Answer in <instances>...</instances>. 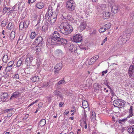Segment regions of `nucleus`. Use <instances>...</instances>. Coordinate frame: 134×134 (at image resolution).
Listing matches in <instances>:
<instances>
[{
  "mask_svg": "<svg viewBox=\"0 0 134 134\" xmlns=\"http://www.w3.org/2000/svg\"><path fill=\"white\" fill-rule=\"evenodd\" d=\"M52 98V96L50 95L49 97H47V98H48L49 99H51Z\"/></svg>",
  "mask_w": 134,
  "mask_h": 134,
  "instance_id": "338daca9",
  "label": "nucleus"
},
{
  "mask_svg": "<svg viewBox=\"0 0 134 134\" xmlns=\"http://www.w3.org/2000/svg\"><path fill=\"white\" fill-rule=\"evenodd\" d=\"M9 59L8 58V57L7 55H4L3 57V61L5 63H7L8 62Z\"/></svg>",
  "mask_w": 134,
  "mask_h": 134,
  "instance_id": "393cba45",
  "label": "nucleus"
},
{
  "mask_svg": "<svg viewBox=\"0 0 134 134\" xmlns=\"http://www.w3.org/2000/svg\"><path fill=\"white\" fill-rule=\"evenodd\" d=\"M62 64L61 63H57L54 67V71L55 73H58V71L62 68Z\"/></svg>",
  "mask_w": 134,
  "mask_h": 134,
  "instance_id": "6e6552de",
  "label": "nucleus"
},
{
  "mask_svg": "<svg viewBox=\"0 0 134 134\" xmlns=\"http://www.w3.org/2000/svg\"><path fill=\"white\" fill-rule=\"evenodd\" d=\"M36 7L39 9H41L44 7V4L42 2L37 3L36 5Z\"/></svg>",
  "mask_w": 134,
  "mask_h": 134,
  "instance_id": "b1692460",
  "label": "nucleus"
},
{
  "mask_svg": "<svg viewBox=\"0 0 134 134\" xmlns=\"http://www.w3.org/2000/svg\"><path fill=\"white\" fill-rule=\"evenodd\" d=\"M25 99L24 97H22L20 99H19L18 102L20 103H22L25 101Z\"/></svg>",
  "mask_w": 134,
  "mask_h": 134,
  "instance_id": "79ce46f5",
  "label": "nucleus"
},
{
  "mask_svg": "<svg viewBox=\"0 0 134 134\" xmlns=\"http://www.w3.org/2000/svg\"><path fill=\"white\" fill-rule=\"evenodd\" d=\"M15 37V32L12 31L11 32L10 35V38L11 40H13L14 38Z\"/></svg>",
  "mask_w": 134,
  "mask_h": 134,
  "instance_id": "c756f323",
  "label": "nucleus"
},
{
  "mask_svg": "<svg viewBox=\"0 0 134 134\" xmlns=\"http://www.w3.org/2000/svg\"><path fill=\"white\" fill-rule=\"evenodd\" d=\"M96 7L98 10H104L106 7V5L105 4H97L96 5Z\"/></svg>",
  "mask_w": 134,
  "mask_h": 134,
  "instance_id": "f8f14e48",
  "label": "nucleus"
},
{
  "mask_svg": "<svg viewBox=\"0 0 134 134\" xmlns=\"http://www.w3.org/2000/svg\"><path fill=\"white\" fill-rule=\"evenodd\" d=\"M95 62V60L93 59V58H92L90 59L88 63L89 65H91L93 64Z\"/></svg>",
  "mask_w": 134,
  "mask_h": 134,
  "instance_id": "4c0bfd02",
  "label": "nucleus"
},
{
  "mask_svg": "<svg viewBox=\"0 0 134 134\" xmlns=\"http://www.w3.org/2000/svg\"><path fill=\"white\" fill-rule=\"evenodd\" d=\"M60 36L57 31H54L52 37L48 40V42L52 44H56L57 43L58 40L59 39Z\"/></svg>",
  "mask_w": 134,
  "mask_h": 134,
  "instance_id": "f03ea898",
  "label": "nucleus"
},
{
  "mask_svg": "<svg viewBox=\"0 0 134 134\" xmlns=\"http://www.w3.org/2000/svg\"><path fill=\"white\" fill-rule=\"evenodd\" d=\"M68 46H69L68 48L71 52H75L77 49L76 46L73 44H68Z\"/></svg>",
  "mask_w": 134,
  "mask_h": 134,
  "instance_id": "9b49d317",
  "label": "nucleus"
},
{
  "mask_svg": "<svg viewBox=\"0 0 134 134\" xmlns=\"http://www.w3.org/2000/svg\"><path fill=\"white\" fill-rule=\"evenodd\" d=\"M12 110V109H6L4 110V112L5 113H8L10 111H11Z\"/></svg>",
  "mask_w": 134,
  "mask_h": 134,
  "instance_id": "6e6d98bb",
  "label": "nucleus"
},
{
  "mask_svg": "<svg viewBox=\"0 0 134 134\" xmlns=\"http://www.w3.org/2000/svg\"><path fill=\"white\" fill-rule=\"evenodd\" d=\"M4 68V66L3 64H2V65L0 66V70H3Z\"/></svg>",
  "mask_w": 134,
  "mask_h": 134,
  "instance_id": "e2e57ef3",
  "label": "nucleus"
},
{
  "mask_svg": "<svg viewBox=\"0 0 134 134\" xmlns=\"http://www.w3.org/2000/svg\"><path fill=\"white\" fill-rule=\"evenodd\" d=\"M99 57L98 55H96L92 57V58H93V59L95 60V61L97 60L99 58Z\"/></svg>",
  "mask_w": 134,
  "mask_h": 134,
  "instance_id": "13d9d810",
  "label": "nucleus"
},
{
  "mask_svg": "<svg viewBox=\"0 0 134 134\" xmlns=\"http://www.w3.org/2000/svg\"><path fill=\"white\" fill-rule=\"evenodd\" d=\"M33 60V57H28L26 58L25 60V63L27 65H30L31 62Z\"/></svg>",
  "mask_w": 134,
  "mask_h": 134,
  "instance_id": "dca6fc26",
  "label": "nucleus"
},
{
  "mask_svg": "<svg viewBox=\"0 0 134 134\" xmlns=\"http://www.w3.org/2000/svg\"><path fill=\"white\" fill-rule=\"evenodd\" d=\"M111 25L110 24H108L104 25L103 26L105 30H106L110 29L111 26Z\"/></svg>",
  "mask_w": 134,
  "mask_h": 134,
  "instance_id": "c85d7f7f",
  "label": "nucleus"
},
{
  "mask_svg": "<svg viewBox=\"0 0 134 134\" xmlns=\"http://www.w3.org/2000/svg\"><path fill=\"white\" fill-rule=\"evenodd\" d=\"M67 41L66 39L63 38H61L58 40L57 43L56 44H61L63 45H64L67 43Z\"/></svg>",
  "mask_w": 134,
  "mask_h": 134,
  "instance_id": "ddd939ff",
  "label": "nucleus"
},
{
  "mask_svg": "<svg viewBox=\"0 0 134 134\" xmlns=\"http://www.w3.org/2000/svg\"><path fill=\"white\" fill-rule=\"evenodd\" d=\"M107 72V70H106L105 71H103L102 72V76H103L104 74H106Z\"/></svg>",
  "mask_w": 134,
  "mask_h": 134,
  "instance_id": "680f3d73",
  "label": "nucleus"
},
{
  "mask_svg": "<svg viewBox=\"0 0 134 134\" xmlns=\"http://www.w3.org/2000/svg\"><path fill=\"white\" fill-rule=\"evenodd\" d=\"M132 111L133 109L132 107V106H131L129 110V115L127 116V118H130L131 117L133 116V114Z\"/></svg>",
  "mask_w": 134,
  "mask_h": 134,
  "instance_id": "412c9836",
  "label": "nucleus"
},
{
  "mask_svg": "<svg viewBox=\"0 0 134 134\" xmlns=\"http://www.w3.org/2000/svg\"><path fill=\"white\" fill-rule=\"evenodd\" d=\"M95 113L94 111L92 112L91 121H94L96 119V116Z\"/></svg>",
  "mask_w": 134,
  "mask_h": 134,
  "instance_id": "bb28decb",
  "label": "nucleus"
},
{
  "mask_svg": "<svg viewBox=\"0 0 134 134\" xmlns=\"http://www.w3.org/2000/svg\"><path fill=\"white\" fill-rule=\"evenodd\" d=\"M29 20H27L24 22H23V24L24 23V26L25 29H26L28 27V26L29 23Z\"/></svg>",
  "mask_w": 134,
  "mask_h": 134,
  "instance_id": "cd10ccee",
  "label": "nucleus"
},
{
  "mask_svg": "<svg viewBox=\"0 0 134 134\" xmlns=\"http://www.w3.org/2000/svg\"><path fill=\"white\" fill-rule=\"evenodd\" d=\"M15 6L13 7V10H11L9 11L8 13H12L13 12V11H16L15 9Z\"/></svg>",
  "mask_w": 134,
  "mask_h": 134,
  "instance_id": "4d7b16f0",
  "label": "nucleus"
},
{
  "mask_svg": "<svg viewBox=\"0 0 134 134\" xmlns=\"http://www.w3.org/2000/svg\"><path fill=\"white\" fill-rule=\"evenodd\" d=\"M0 75H1L2 76L4 77L5 78H6L8 77L9 76V72H8L5 71L3 74L1 73Z\"/></svg>",
  "mask_w": 134,
  "mask_h": 134,
  "instance_id": "5701e85b",
  "label": "nucleus"
},
{
  "mask_svg": "<svg viewBox=\"0 0 134 134\" xmlns=\"http://www.w3.org/2000/svg\"><path fill=\"white\" fill-rule=\"evenodd\" d=\"M37 46L35 44H32L31 46V48H34L36 47Z\"/></svg>",
  "mask_w": 134,
  "mask_h": 134,
  "instance_id": "bf43d9fd",
  "label": "nucleus"
},
{
  "mask_svg": "<svg viewBox=\"0 0 134 134\" xmlns=\"http://www.w3.org/2000/svg\"><path fill=\"white\" fill-rule=\"evenodd\" d=\"M82 104L83 108H87L88 106L87 102L85 100H83L82 101Z\"/></svg>",
  "mask_w": 134,
  "mask_h": 134,
  "instance_id": "a878e982",
  "label": "nucleus"
},
{
  "mask_svg": "<svg viewBox=\"0 0 134 134\" xmlns=\"http://www.w3.org/2000/svg\"><path fill=\"white\" fill-rule=\"evenodd\" d=\"M83 126H84V127L85 129H86L87 128V124L86 121L84 120L83 121Z\"/></svg>",
  "mask_w": 134,
  "mask_h": 134,
  "instance_id": "603ef678",
  "label": "nucleus"
},
{
  "mask_svg": "<svg viewBox=\"0 0 134 134\" xmlns=\"http://www.w3.org/2000/svg\"><path fill=\"white\" fill-rule=\"evenodd\" d=\"M65 82V81L63 80H62L58 82V84L60 85L64 83Z\"/></svg>",
  "mask_w": 134,
  "mask_h": 134,
  "instance_id": "5fc2aeb1",
  "label": "nucleus"
},
{
  "mask_svg": "<svg viewBox=\"0 0 134 134\" xmlns=\"http://www.w3.org/2000/svg\"><path fill=\"white\" fill-rule=\"evenodd\" d=\"M1 98L2 99H4L5 98H7L8 97V94L6 93H4L1 95Z\"/></svg>",
  "mask_w": 134,
  "mask_h": 134,
  "instance_id": "2f4dec72",
  "label": "nucleus"
},
{
  "mask_svg": "<svg viewBox=\"0 0 134 134\" xmlns=\"http://www.w3.org/2000/svg\"><path fill=\"white\" fill-rule=\"evenodd\" d=\"M86 26L85 22H81L78 27V30L80 32H81L83 30Z\"/></svg>",
  "mask_w": 134,
  "mask_h": 134,
  "instance_id": "1a4fd4ad",
  "label": "nucleus"
},
{
  "mask_svg": "<svg viewBox=\"0 0 134 134\" xmlns=\"http://www.w3.org/2000/svg\"><path fill=\"white\" fill-rule=\"evenodd\" d=\"M12 67L7 66V67H6L5 71L8 72H9L12 70Z\"/></svg>",
  "mask_w": 134,
  "mask_h": 134,
  "instance_id": "e433bc0d",
  "label": "nucleus"
},
{
  "mask_svg": "<svg viewBox=\"0 0 134 134\" xmlns=\"http://www.w3.org/2000/svg\"><path fill=\"white\" fill-rule=\"evenodd\" d=\"M55 53L57 54H59L62 53V51L60 49H58L56 50Z\"/></svg>",
  "mask_w": 134,
  "mask_h": 134,
  "instance_id": "37998d69",
  "label": "nucleus"
},
{
  "mask_svg": "<svg viewBox=\"0 0 134 134\" xmlns=\"http://www.w3.org/2000/svg\"><path fill=\"white\" fill-rule=\"evenodd\" d=\"M23 36H20L19 40L18 41V42L19 41L21 40H22V39Z\"/></svg>",
  "mask_w": 134,
  "mask_h": 134,
  "instance_id": "774afa93",
  "label": "nucleus"
},
{
  "mask_svg": "<svg viewBox=\"0 0 134 134\" xmlns=\"http://www.w3.org/2000/svg\"><path fill=\"white\" fill-rule=\"evenodd\" d=\"M110 15L109 12L107 11H104L102 14V16L103 18L106 19Z\"/></svg>",
  "mask_w": 134,
  "mask_h": 134,
  "instance_id": "f3484780",
  "label": "nucleus"
},
{
  "mask_svg": "<svg viewBox=\"0 0 134 134\" xmlns=\"http://www.w3.org/2000/svg\"><path fill=\"white\" fill-rule=\"evenodd\" d=\"M24 23L23 24V22H21L19 24V28L20 30H22L24 27Z\"/></svg>",
  "mask_w": 134,
  "mask_h": 134,
  "instance_id": "f704fd0d",
  "label": "nucleus"
},
{
  "mask_svg": "<svg viewBox=\"0 0 134 134\" xmlns=\"http://www.w3.org/2000/svg\"><path fill=\"white\" fill-rule=\"evenodd\" d=\"M53 93L54 96H57L62 99L63 98V95L60 93V92L59 91L55 90L54 91Z\"/></svg>",
  "mask_w": 134,
  "mask_h": 134,
  "instance_id": "aec40b11",
  "label": "nucleus"
},
{
  "mask_svg": "<svg viewBox=\"0 0 134 134\" xmlns=\"http://www.w3.org/2000/svg\"><path fill=\"white\" fill-rule=\"evenodd\" d=\"M10 9V8H8V7H7L4 8L3 9V11L4 13H5L7 12L8 10H9Z\"/></svg>",
  "mask_w": 134,
  "mask_h": 134,
  "instance_id": "49530a36",
  "label": "nucleus"
},
{
  "mask_svg": "<svg viewBox=\"0 0 134 134\" xmlns=\"http://www.w3.org/2000/svg\"><path fill=\"white\" fill-rule=\"evenodd\" d=\"M105 30L104 28L103 27V26L99 30V31L100 32H103L105 31Z\"/></svg>",
  "mask_w": 134,
  "mask_h": 134,
  "instance_id": "a18cd8bd",
  "label": "nucleus"
},
{
  "mask_svg": "<svg viewBox=\"0 0 134 134\" xmlns=\"http://www.w3.org/2000/svg\"><path fill=\"white\" fill-rule=\"evenodd\" d=\"M38 17V16L36 14L34 15V17L33 19V20L34 21L36 20Z\"/></svg>",
  "mask_w": 134,
  "mask_h": 134,
  "instance_id": "052dcab7",
  "label": "nucleus"
},
{
  "mask_svg": "<svg viewBox=\"0 0 134 134\" xmlns=\"http://www.w3.org/2000/svg\"><path fill=\"white\" fill-rule=\"evenodd\" d=\"M40 18H41V16H39L38 18V20L37 21V25H37L38 24H39L40 23V21H41Z\"/></svg>",
  "mask_w": 134,
  "mask_h": 134,
  "instance_id": "0e129e2a",
  "label": "nucleus"
},
{
  "mask_svg": "<svg viewBox=\"0 0 134 134\" xmlns=\"http://www.w3.org/2000/svg\"><path fill=\"white\" fill-rule=\"evenodd\" d=\"M56 16L54 17L53 15L50 17V23L51 25H53L54 24L56 19Z\"/></svg>",
  "mask_w": 134,
  "mask_h": 134,
  "instance_id": "a211bd4d",
  "label": "nucleus"
},
{
  "mask_svg": "<svg viewBox=\"0 0 134 134\" xmlns=\"http://www.w3.org/2000/svg\"><path fill=\"white\" fill-rule=\"evenodd\" d=\"M129 122L131 124H134V118L130 119L129 121Z\"/></svg>",
  "mask_w": 134,
  "mask_h": 134,
  "instance_id": "864d4df0",
  "label": "nucleus"
},
{
  "mask_svg": "<svg viewBox=\"0 0 134 134\" xmlns=\"http://www.w3.org/2000/svg\"><path fill=\"white\" fill-rule=\"evenodd\" d=\"M46 124V121L45 119L41 120L40 122V126L42 127L44 126Z\"/></svg>",
  "mask_w": 134,
  "mask_h": 134,
  "instance_id": "473e14b6",
  "label": "nucleus"
},
{
  "mask_svg": "<svg viewBox=\"0 0 134 134\" xmlns=\"http://www.w3.org/2000/svg\"><path fill=\"white\" fill-rule=\"evenodd\" d=\"M35 49L37 52H39L41 51V48L39 46H37Z\"/></svg>",
  "mask_w": 134,
  "mask_h": 134,
  "instance_id": "8fccbe9b",
  "label": "nucleus"
},
{
  "mask_svg": "<svg viewBox=\"0 0 134 134\" xmlns=\"http://www.w3.org/2000/svg\"><path fill=\"white\" fill-rule=\"evenodd\" d=\"M39 77L38 76H35L33 77L32 79V80L34 82L38 81L39 80Z\"/></svg>",
  "mask_w": 134,
  "mask_h": 134,
  "instance_id": "7c9ffc66",
  "label": "nucleus"
},
{
  "mask_svg": "<svg viewBox=\"0 0 134 134\" xmlns=\"http://www.w3.org/2000/svg\"><path fill=\"white\" fill-rule=\"evenodd\" d=\"M65 16L64 14L63 13L62 16L63 18H64L66 21H68L72 20V18L71 16L69 15L67 16Z\"/></svg>",
  "mask_w": 134,
  "mask_h": 134,
  "instance_id": "6ab92c4d",
  "label": "nucleus"
},
{
  "mask_svg": "<svg viewBox=\"0 0 134 134\" xmlns=\"http://www.w3.org/2000/svg\"><path fill=\"white\" fill-rule=\"evenodd\" d=\"M14 62L13 61H10L7 64V66L12 67Z\"/></svg>",
  "mask_w": 134,
  "mask_h": 134,
  "instance_id": "ea45409f",
  "label": "nucleus"
},
{
  "mask_svg": "<svg viewBox=\"0 0 134 134\" xmlns=\"http://www.w3.org/2000/svg\"><path fill=\"white\" fill-rule=\"evenodd\" d=\"M7 21L6 20H4L2 21L1 23V25L2 26L4 27L5 26L6 24Z\"/></svg>",
  "mask_w": 134,
  "mask_h": 134,
  "instance_id": "a19ab883",
  "label": "nucleus"
},
{
  "mask_svg": "<svg viewBox=\"0 0 134 134\" xmlns=\"http://www.w3.org/2000/svg\"><path fill=\"white\" fill-rule=\"evenodd\" d=\"M20 93L18 91H15L12 93L10 99H12L19 97L20 95Z\"/></svg>",
  "mask_w": 134,
  "mask_h": 134,
  "instance_id": "9d476101",
  "label": "nucleus"
},
{
  "mask_svg": "<svg viewBox=\"0 0 134 134\" xmlns=\"http://www.w3.org/2000/svg\"><path fill=\"white\" fill-rule=\"evenodd\" d=\"M64 104V103L62 102H61L59 104V105L60 107H61L62 106L63 104Z\"/></svg>",
  "mask_w": 134,
  "mask_h": 134,
  "instance_id": "69168bd1",
  "label": "nucleus"
},
{
  "mask_svg": "<svg viewBox=\"0 0 134 134\" xmlns=\"http://www.w3.org/2000/svg\"><path fill=\"white\" fill-rule=\"evenodd\" d=\"M127 119V118H126L123 119H122L120 120H119L118 122L119 123L122 124L123 122L126 121Z\"/></svg>",
  "mask_w": 134,
  "mask_h": 134,
  "instance_id": "c03bdc74",
  "label": "nucleus"
},
{
  "mask_svg": "<svg viewBox=\"0 0 134 134\" xmlns=\"http://www.w3.org/2000/svg\"><path fill=\"white\" fill-rule=\"evenodd\" d=\"M82 35L80 34H76L73 37V40L76 42H80L82 40Z\"/></svg>",
  "mask_w": 134,
  "mask_h": 134,
  "instance_id": "0eeeda50",
  "label": "nucleus"
},
{
  "mask_svg": "<svg viewBox=\"0 0 134 134\" xmlns=\"http://www.w3.org/2000/svg\"><path fill=\"white\" fill-rule=\"evenodd\" d=\"M108 5L110 7H111V11L114 13H116L118 10V6L116 5H115L113 1H110L109 2Z\"/></svg>",
  "mask_w": 134,
  "mask_h": 134,
  "instance_id": "39448f33",
  "label": "nucleus"
},
{
  "mask_svg": "<svg viewBox=\"0 0 134 134\" xmlns=\"http://www.w3.org/2000/svg\"><path fill=\"white\" fill-rule=\"evenodd\" d=\"M36 36V34L34 32L31 33L30 35V38L31 39H33L35 38Z\"/></svg>",
  "mask_w": 134,
  "mask_h": 134,
  "instance_id": "58836bf2",
  "label": "nucleus"
},
{
  "mask_svg": "<svg viewBox=\"0 0 134 134\" xmlns=\"http://www.w3.org/2000/svg\"><path fill=\"white\" fill-rule=\"evenodd\" d=\"M127 131L130 133L134 134V125H133L132 126H130L128 129Z\"/></svg>",
  "mask_w": 134,
  "mask_h": 134,
  "instance_id": "4be33fe9",
  "label": "nucleus"
},
{
  "mask_svg": "<svg viewBox=\"0 0 134 134\" xmlns=\"http://www.w3.org/2000/svg\"><path fill=\"white\" fill-rule=\"evenodd\" d=\"M57 30L63 34L67 35L72 31L73 29L68 22H63L57 28Z\"/></svg>",
  "mask_w": 134,
  "mask_h": 134,
  "instance_id": "f257e3e1",
  "label": "nucleus"
},
{
  "mask_svg": "<svg viewBox=\"0 0 134 134\" xmlns=\"http://www.w3.org/2000/svg\"><path fill=\"white\" fill-rule=\"evenodd\" d=\"M47 29L48 28L47 26L46 25H44L43 26L42 28V30L43 31H44L45 30H47Z\"/></svg>",
  "mask_w": 134,
  "mask_h": 134,
  "instance_id": "3c124183",
  "label": "nucleus"
},
{
  "mask_svg": "<svg viewBox=\"0 0 134 134\" xmlns=\"http://www.w3.org/2000/svg\"><path fill=\"white\" fill-rule=\"evenodd\" d=\"M22 62L21 60H18V62H17V64H16V66H18L19 67L21 66V64H22Z\"/></svg>",
  "mask_w": 134,
  "mask_h": 134,
  "instance_id": "de8ad7c7",
  "label": "nucleus"
},
{
  "mask_svg": "<svg viewBox=\"0 0 134 134\" xmlns=\"http://www.w3.org/2000/svg\"><path fill=\"white\" fill-rule=\"evenodd\" d=\"M101 86L98 83H95L93 85V88L95 92H97L99 90H101Z\"/></svg>",
  "mask_w": 134,
  "mask_h": 134,
  "instance_id": "4468645a",
  "label": "nucleus"
},
{
  "mask_svg": "<svg viewBox=\"0 0 134 134\" xmlns=\"http://www.w3.org/2000/svg\"><path fill=\"white\" fill-rule=\"evenodd\" d=\"M43 38L41 36L38 37L35 40V42L37 43L38 45L42 43Z\"/></svg>",
  "mask_w": 134,
  "mask_h": 134,
  "instance_id": "2eb2a0df",
  "label": "nucleus"
},
{
  "mask_svg": "<svg viewBox=\"0 0 134 134\" xmlns=\"http://www.w3.org/2000/svg\"><path fill=\"white\" fill-rule=\"evenodd\" d=\"M13 78L14 79H19V76L18 74H16L14 75Z\"/></svg>",
  "mask_w": 134,
  "mask_h": 134,
  "instance_id": "09e8293b",
  "label": "nucleus"
},
{
  "mask_svg": "<svg viewBox=\"0 0 134 134\" xmlns=\"http://www.w3.org/2000/svg\"><path fill=\"white\" fill-rule=\"evenodd\" d=\"M8 27L9 28V29H12L13 27V24L12 23H9L8 24Z\"/></svg>",
  "mask_w": 134,
  "mask_h": 134,
  "instance_id": "c9c22d12",
  "label": "nucleus"
},
{
  "mask_svg": "<svg viewBox=\"0 0 134 134\" xmlns=\"http://www.w3.org/2000/svg\"><path fill=\"white\" fill-rule=\"evenodd\" d=\"M126 37L125 36H121L119 37L117 41V42L119 45H122L125 43L129 39V38L130 36L129 33L126 34Z\"/></svg>",
  "mask_w": 134,
  "mask_h": 134,
  "instance_id": "7ed1b4c3",
  "label": "nucleus"
},
{
  "mask_svg": "<svg viewBox=\"0 0 134 134\" xmlns=\"http://www.w3.org/2000/svg\"><path fill=\"white\" fill-rule=\"evenodd\" d=\"M52 8H51V7H49L48 8V15L50 17V16H51L53 15H52V10L51 9Z\"/></svg>",
  "mask_w": 134,
  "mask_h": 134,
  "instance_id": "72a5a7b5",
  "label": "nucleus"
},
{
  "mask_svg": "<svg viewBox=\"0 0 134 134\" xmlns=\"http://www.w3.org/2000/svg\"><path fill=\"white\" fill-rule=\"evenodd\" d=\"M125 103V102L124 101L120 99L115 100L113 102L114 106L118 108L123 107Z\"/></svg>",
  "mask_w": 134,
  "mask_h": 134,
  "instance_id": "20e7f679",
  "label": "nucleus"
},
{
  "mask_svg": "<svg viewBox=\"0 0 134 134\" xmlns=\"http://www.w3.org/2000/svg\"><path fill=\"white\" fill-rule=\"evenodd\" d=\"M66 7L70 10H74L75 8V4L72 0L68 1L66 2Z\"/></svg>",
  "mask_w": 134,
  "mask_h": 134,
  "instance_id": "423d86ee",
  "label": "nucleus"
}]
</instances>
